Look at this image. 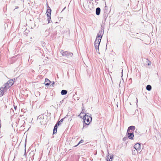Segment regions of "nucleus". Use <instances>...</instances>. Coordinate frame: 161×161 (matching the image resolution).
Listing matches in <instances>:
<instances>
[{
	"instance_id": "obj_1",
	"label": "nucleus",
	"mask_w": 161,
	"mask_h": 161,
	"mask_svg": "<svg viewBox=\"0 0 161 161\" xmlns=\"http://www.w3.org/2000/svg\"><path fill=\"white\" fill-rule=\"evenodd\" d=\"M103 34V32L102 31H100L97 34L96 39L94 43L96 51L99 54H100L99 50V46Z\"/></svg>"
},
{
	"instance_id": "obj_2",
	"label": "nucleus",
	"mask_w": 161,
	"mask_h": 161,
	"mask_svg": "<svg viewBox=\"0 0 161 161\" xmlns=\"http://www.w3.org/2000/svg\"><path fill=\"white\" fill-rule=\"evenodd\" d=\"M62 52V55L63 56L67 58L72 57L73 55V54L68 51H64L63 50H61V53Z\"/></svg>"
},
{
	"instance_id": "obj_3",
	"label": "nucleus",
	"mask_w": 161,
	"mask_h": 161,
	"mask_svg": "<svg viewBox=\"0 0 161 161\" xmlns=\"http://www.w3.org/2000/svg\"><path fill=\"white\" fill-rule=\"evenodd\" d=\"M51 10L50 9V8L48 6L47 8L46 14L47 17V20L48 23H50L51 22Z\"/></svg>"
},
{
	"instance_id": "obj_4",
	"label": "nucleus",
	"mask_w": 161,
	"mask_h": 161,
	"mask_svg": "<svg viewBox=\"0 0 161 161\" xmlns=\"http://www.w3.org/2000/svg\"><path fill=\"white\" fill-rule=\"evenodd\" d=\"M88 117L89 118H86V123H84L83 128H87V125H89L90 123L92 120V117L90 114H88Z\"/></svg>"
},
{
	"instance_id": "obj_5",
	"label": "nucleus",
	"mask_w": 161,
	"mask_h": 161,
	"mask_svg": "<svg viewBox=\"0 0 161 161\" xmlns=\"http://www.w3.org/2000/svg\"><path fill=\"white\" fill-rule=\"evenodd\" d=\"M14 82V81L13 80H10L5 84L4 87L6 89V90H7L13 84Z\"/></svg>"
},
{
	"instance_id": "obj_6",
	"label": "nucleus",
	"mask_w": 161,
	"mask_h": 161,
	"mask_svg": "<svg viewBox=\"0 0 161 161\" xmlns=\"http://www.w3.org/2000/svg\"><path fill=\"white\" fill-rule=\"evenodd\" d=\"M135 129V127L134 126H131L129 127L128 129L127 133H133L134 130Z\"/></svg>"
},
{
	"instance_id": "obj_7",
	"label": "nucleus",
	"mask_w": 161,
	"mask_h": 161,
	"mask_svg": "<svg viewBox=\"0 0 161 161\" xmlns=\"http://www.w3.org/2000/svg\"><path fill=\"white\" fill-rule=\"evenodd\" d=\"M60 122V121H58V123H56V125L54 127V128L53 129V134H54L57 133V129L58 126L60 125L59 123Z\"/></svg>"
},
{
	"instance_id": "obj_8",
	"label": "nucleus",
	"mask_w": 161,
	"mask_h": 161,
	"mask_svg": "<svg viewBox=\"0 0 161 161\" xmlns=\"http://www.w3.org/2000/svg\"><path fill=\"white\" fill-rule=\"evenodd\" d=\"M134 148L136 151H139L141 149V145L139 143H136L134 146Z\"/></svg>"
},
{
	"instance_id": "obj_9",
	"label": "nucleus",
	"mask_w": 161,
	"mask_h": 161,
	"mask_svg": "<svg viewBox=\"0 0 161 161\" xmlns=\"http://www.w3.org/2000/svg\"><path fill=\"white\" fill-rule=\"evenodd\" d=\"M7 90L5 88L1 87L0 88V96L1 97L3 95L4 93V91L5 90Z\"/></svg>"
},
{
	"instance_id": "obj_10",
	"label": "nucleus",
	"mask_w": 161,
	"mask_h": 161,
	"mask_svg": "<svg viewBox=\"0 0 161 161\" xmlns=\"http://www.w3.org/2000/svg\"><path fill=\"white\" fill-rule=\"evenodd\" d=\"M128 137L130 139H133L134 136L133 133H127Z\"/></svg>"
},
{
	"instance_id": "obj_11",
	"label": "nucleus",
	"mask_w": 161,
	"mask_h": 161,
	"mask_svg": "<svg viewBox=\"0 0 161 161\" xmlns=\"http://www.w3.org/2000/svg\"><path fill=\"white\" fill-rule=\"evenodd\" d=\"M100 8L99 7L97 8L96 10V14L97 15H99L100 13Z\"/></svg>"
},
{
	"instance_id": "obj_12",
	"label": "nucleus",
	"mask_w": 161,
	"mask_h": 161,
	"mask_svg": "<svg viewBox=\"0 0 161 161\" xmlns=\"http://www.w3.org/2000/svg\"><path fill=\"white\" fill-rule=\"evenodd\" d=\"M51 83L50 81L48 79L46 78L45 79V84L46 85L48 86Z\"/></svg>"
},
{
	"instance_id": "obj_13",
	"label": "nucleus",
	"mask_w": 161,
	"mask_h": 161,
	"mask_svg": "<svg viewBox=\"0 0 161 161\" xmlns=\"http://www.w3.org/2000/svg\"><path fill=\"white\" fill-rule=\"evenodd\" d=\"M68 91L67 90H63L61 91V94L62 95H64L67 93Z\"/></svg>"
},
{
	"instance_id": "obj_14",
	"label": "nucleus",
	"mask_w": 161,
	"mask_h": 161,
	"mask_svg": "<svg viewBox=\"0 0 161 161\" xmlns=\"http://www.w3.org/2000/svg\"><path fill=\"white\" fill-rule=\"evenodd\" d=\"M88 114H85L84 116L83 117V119H84V123H86V118H89L88 117Z\"/></svg>"
},
{
	"instance_id": "obj_15",
	"label": "nucleus",
	"mask_w": 161,
	"mask_h": 161,
	"mask_svg": "<svg viewBox=\"0 0 161 161\" xmlns=\"http://www.w3.org/2000/svg\"><path fill=\"white\" fill-rule=\"evenodd\" d=\"M146 88L147 90L150 91L152 89V86L151 85H148L147 86Z\"/></svg>"
},
{
	"instance_id": "obj_16",
	"label": "nucleus",
	"mask_w": 161,
	"mask_h": 161,
	"mask_svg": "<svg viewBox=\"0 0 161 161\" xmlns=\"http://www.w3.org/2000/svg\"><path fill=\"white\" fill-rule=\"evenodd\" d=\"M147 65H150L152 63L149 60H147Z\"/></svg>"
},
{
	"instance_id": "obj_17",
	"label": "nucleus",
	"mask_w": 161,
	"mask_h": 161,
	"mask_svg": "<svg viewBox=\"0 0 161 161\" xmlns=\"http://www.w3.org/2000/svg\"><path fill=\"white\" fill-rule=\"evenodd\" d=\"M138 151H136V150H134L132 151V154L133 155H135L136 154V152Z\"/></svg>"
},
{
	"instance_id": "obj_18",
	"label": "nucleus",
	"mask_w": 161,
	"mask_h": 161,
	"mask_svg": "<svg viewBox=\"0 0 161 161\" xmlns=\"http://www.w3.org/2000/svg\"><path fill=\"white\" fill-rule=\"evenodd\" d=\"M84 142V141L83 140H80L79 142L78 143V144L76 145L75 146V147H76L77 146H78L79 144L82 143H83V142Z\"/></svg>"
},
{
	"instance_id": "obj_19",
	"label": "nucleus",
	"mask_w": 161,
	"mask_h": 161,
	"mask_svg": "<svg viewBox=\"0 0 161 161\" xmlns=\"http://www.w3.org/2000/svg\"><path fill=\"white\" fill-rule=\"evenodd\" d=\"M113 155H111L110 156V159H112L113 158Z\"/></svg>"
},
{
	"instance_id": "obj_20",
	"label": "nucleus",
	"mask_w": 161,
	"mask_h": 161,
	"mask_svg": "<svg viewBox=\"0 0 161 161\" xmlns=\"http://www.w3.org/2000/svg\"><path fill=\"white\" fill-rule=\"evenodd\" d=\"M66 33H68V34H69V30L68 29H67Z\"/></svg>"
},
{
	"instance_id": "obj_21",
	"label": "nucleus",
	"mask_w": 161,
	"mask_h": 161,
	"mask_svg": "<svg viewBox=\"0 0 161 161\" xmlns=\"http://www.w3.org/2000/svg\"><path fill=\"white\" fill-rule=\"evenodd\" d=\"M66 8V7H65L61 11V12H62Z\"/></svg>"
},
{
	"instance_id": "obj_22",
	"label": "nucleus",
	"mask_w": 161,
	"mask_h": 161,
	"mask_svg": "<svg viewBox=\"0 0 161 161\" xmlns=\"http://www.w3.org/2000/svg\"><path fill=\"white\" fill-rule=\"evenodd\" d=\"M63 121V119H61V122H62Z\"/></svg>"
},
{
	"instance_id": "obj_23",
	"label": "nucleus",
	"mask_w": 161,
	"mask_h": 161,
	"mask_svg": "<svg viewBox=\"0 0 161 161\" xmlns=\"http://www.w3.org/2000/svg\"><path fill=\"white\" fill-rule=\"evenodd\" d=\"M18 8H19V7H18V6L16 7H15V9Z\"/></svg>"
},
{
	"instance_id": "obj_24",
	"label": "nucleus",
	"mask_w": 161,
	"mask_h": 161,
	"mask_svg": "<svg viewBox=\"0 0 161 161\" xmlns=\"http://www.w3.org/2000/svg\"><path fill=\"white\" fill-rule=\"evenodd\" d=\"M112 159H109V161H112Z\"/></svg>"
},
{
	"instance_id": "obj_25",
	"label": "nucleus",
	"mask_w": 161,
	"mask_h": 161,
	"mask_svg": "<svg viewBox=\"0 0 161 161\" xmlns=\"http://www.w3.org/2000/svg\"><path fill=\"white\" fill-rule=\"evenodd\" d=\"M136 102H138V100L137 98H136Z\"/></svg>"
},
{
	"instance_id": "obj_26",
	"label": "nucleus",
	"mask_w": 161,
	"mask_h": 161,
	"mask_svg": "<svg viewBox=\"0 0 161 161\" xmlns=\"http://www.w3.org/2000/svg\"><path fill=\"white\" fill-rule=\"evenodd\" d=\"M98 1V0H95V2H96V1Z\"/></svg>"
},
{
	"instance_id": "obj_27",
	"label": "nucleus",
	"mask_w": 161,
	"mask_h": 161,
	"mask_svg": "<svg viewBox=\"0 0 161 161\" xmlns=\"http://www.w3.org/2000/svg\"><path fill=\"white\" fill-rule=\"evenodd\" d=\"M123 139L124 140H125V139H124V138H123Z\"/></svg>"
},
{
	"instance_id": "obj_28",
	"label": "nucleus",
	"mask_w": 161,
	"mask_h": 161,
	"mask_svg": "<svg viewBox=\"0 0 161 161\" xmlns=\"http://www.w3.org/2000/svg\"><path fill=\"white\" fill-rule=\"evenodd\" d=\"M123 139L124 140H125V139H124V138H123Z\"/></svg>"
}]
</instances>
